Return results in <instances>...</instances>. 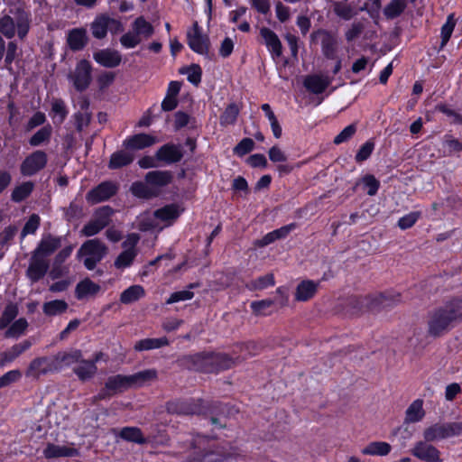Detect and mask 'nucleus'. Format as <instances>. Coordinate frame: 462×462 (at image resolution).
I'll return each instance as SVG.
<instances>
[{
  "mask_svg": "<svg viewBox=\"0 0 462 462\" xmlns=\"http://www.w3.org/2000/svg\"><path fill=\"white\" fill-rule=\"evenodd\" d=\"M130 191L134 197L143 199H150L158 196V190H155L149 184L143 181L133 182Z\"/></svg>",
  "mask_w": 462,
  "mask_h": 462,
  "instance_id": "28",
  "label": "nucleus"
},
{
  "mask_svg": "<svg viewBox=\"0 0 462 462\" xmlns=\"http://www.w3.org/2000/svg\"><path fill=\"white\" fill-rule=\"evenodd\" d=\"M462 319V300L449 302L432 313L429 320V333L439 336L448 331L453 323Z\"/></svg>",
  "mask_w": 462,
  "mask_h": 462,
  "instance_id": "2",
  "label": "nucleus"
},
{
  "mask_svg": "<svg viewBox=\"0 0 462 462\" xmlns=\"http://www.w3.org/2000/svg\"><path fill=\"white\" fill-rule=\"evenodd\" d=\"M187 44L195 53L211 60L209 36L203 33L202 28L197 21L193 23L191 29L187 32Z\"/></svg>",
  "mask_w": 462,
  "mask_h": 462,
  "instance_id": "5",
  "label": "nucleus"
},
{
  "mask_svg": "<svg viewBox=\"0 0 462 462\" xmlns=\"http://www.w3.org/2000/svg\"><path fill=\"white\" fill-rule=\"evenodd\" d=\"M193 369L212 372L215 369H227L232 366L233 361L226 355L198 354L191 357Z\"/></svg>",
  "mask_w": 462,
  "mask_h": 462,
  "instance_id": "4",
  "label": "nucleus"
},
{
  "mask_svg": "<svg viewBox=\"0 0 462 462\" xmlns=\"http://www.w3.org/2000/svg\"><path fill=\"white\" fill-rule=\"evenodd\" d=\"M425 415L423 410V401L416 399L407 408L405 412V421L409 423L418 422L422 420Z\"/></svg>",
  "mask_w": 462,
  "mask_h": 462,
  "instance_id": "32",
  "label": "nucleus"
},
{
  "mask_svg": "<svg viewBox=\"0 0 462 462\" xmlns=\"http://www.w3.org/2000/svg\"><path fill=\"white\" fill-rule=\"evenodd\" d=\"M96 370L97 367L93 361H82L75 372L80 379L86 380L90 378L96 373Z\"/></svg>",
  "mask_w": 462,
  "mask_h": 462,
  "instance_id": "50",
  "label": "nucleus"
},
{
  "mask_svg": "<svg viewBox=\"0 0 462 462\" xmlns=\"http://www.w3.org/2000/svg\"><path fill=\"white\" fill-rule=\"evenodd\" d=\"M196 119L192 118L188 113L184 111H177L174 114L173 127L175 131H179L186 127L189 124H195Z\"/></svg>",
  "mask_w": 462,
  "mask_h": 462,
  "instance_id": "52",
  "label": "nucleus"
},
{
  "mask_svg": "<svg viewBox=\"0 0 462 462\" xmlns=\"http://www.w3.org/2000/svg\"><path fill=\"white\" fill-rule=\"evenodd\" d=\"M47 121L46 116L43 112H35L28 120L26 125V131H32V129L43 125Z\"/></svg>",
  "mask_w": 462,
  "mask_h": 462,
  "instance_id": "61",
  "label": "nucleus"
},
{
  "mask_svg": "<svg viewBox=\"0 0 462 462\" xmlns=\"http://www.w3.org/2000/svg\"><path fill=\"white\" fill-rule=\"evenodd\" d=\"M120 437L124 439L140 443L143 441V436L137 428H124L120 431Z\"/></svg>",
  "mask_w": 462,
  "mask_h": 462,
  "instance_id": "59",
  "label": "nucleus"
},
{
  "mask_svg": "<svg viewBox=\"0 0 462 462\" xmlns=\"http://www.w3.org/2000/svg\"><path fill=\"white\" fill-rule=\"evenodd\" d=\"M49 269V263L44 257L32 252L27 269V275L32 281L43 278Z\"/></svg>",
  "mask_w": 462,
  "mask_h": 462,
  "instance_id": "15",
  "label": "nucleus"
},
{
  "mask_svg": "<svg viewBox=\"0 0 462 462\" xmlns=\"http://www.w3.org/2000/svg\"><path fill=\"white\" fill-rule=\"evenodd\" d=\"M356 132L355 124L346 126L337 135L335 136L333 143L337 145L350 140Z\"/></svg>",
  "mask_w": 462,
  "mask_h": 462,
  "instance_id": "58",
  "label": "nucleus"
},
{
  "mask_svg": "<svg viewBox=\"0 0 462 462\" xmlns=\"http://www.w3.org/2000/svg\"><path fill=\"white\" fill-rule=\"evenodd\" d=\"M330 80L319 75L308 76L304 80V87L310 92L319 95L322 94L329 86Z\"/></svg>",
  "mask_w": 462,
  "mask_h": 462,
  "instance_id": "25",
  "label": "nucleus"
},
{
  "mask_svg": "<svg viewBox=\"0 0 462 462\" xmlns=\"http://www.w3.org/2000/svg\"><path fill=\"white\" fill-rule=\"evenodd\" d=\"M168 410L171 412H176L180 414H194L199 411V408L195 405H191L189 402H181L177 403H170Z\"/></svg>",
  "mask_w": 462,
  "mask_h": 462,
  "instance_id": "51",
  "label": "nucleus"
},
{
  "mask_svg": "<svg viewBox=\"0 0 462 462\" xmlns=\"http://www.w3.org/2000/svg\"><path fill=\"white\" fill-rule=\"evenodd\" d=\"M52 135V126L50 124L42 126L29 139V144L32 147H38L50 143Z\"/></svg>",
  "mask_w": 462,
  "mask_h": 462,
  "instance_id": "30",
  "label": "nucleus"
},
{
  "mask_svg": "<svg viewBox=\"0 0 462 462\" xmlns=\"http://www.w3.org/2000/svg\"><path fill=\"white\" fill-rule=\"evenodd\" d=\"M81 357V354L79 351L75 350L71 352L60 353L56 356V360L59 364L62 365H70L72 364L77 363Z\"/></svg>",
  "mask_w": 462,
  "mask_h": 462,
  "instance_id": "56",
  "label": "nucleus"
},
{
  "mask_svg": "<svg viewBox=\"0 0 462 462\" xmlns=\"http://www.w3.org/2000/svg\"><path fill=\"white\" fill-rule=\"evenodd\" d=\"M173 175L170 171H152L144 176V181L152 188H162L171 183Z\"/></svg>",
  "mask_w": 462,
  "mask_h": 462,
  "instance_id": "20",
  "label": "nucleus"
},
{
  "mask_svg": "<svg viewBox=\"0 0 462 462\" xmlns=\"http://www.w3.org/2000/svg\"><path fill=\"white\" fill-rule=\"evenodd\" d=\"M28 328V321L24 318H20L14 321L6 329L5 336L9 338H17L23 335Z\"/></svg>",
  "mask_w": 462,
  "mask_h": 462,
  "instance_id": "40",
  "label": "nucleus"
},
{
  "mask_svg": "<svg viewBox=\"0 0 462 462\" xmlns=\"http://www.w3.org/2000/svg\"><path fill=\"white\" fill-rule=\"evenodd\" d=\"M183 158V152L179 144L167 143L162 145L155 152V160L171 165L180 162Z\"/></svg>",
  "mask_w": 462,
  "mask_h": 462,
  "instance_id": "12",
  "label": "nucleus"
},
{
  "mask_svg": "<svg viewBox=\"0 0 462 462\" xmlns=\"http://www.w3.org/2000/svg\"><path fill=\"white\" fill-rule=\"evenodd\" d=\"M275 285V279L273 273H266L252 282V289H266Z\"/></svg>",
  "mask_w": 462,
  "mask_h": 462,
  "instance_id": "57",
  "label": "nucleus"
},
{
  "mask_svg": "<svg viewBox=\"0 0 462 462\" xmlns=\"http://www.w3.org/2000/svg\"><path fill=\"white\" fill-rule=\"evenodd\" d=\"M374 139H369L362 144L355 156L356 163L360 164L369 159L374 150Z\"/></svg>",
  "mask_w": 462,
  "mask_h": 462,
  "instance_id": "46",
  "label": "nucleus"
},
{
  "mask_svg": "<svg viewBox=\"0 0 462 462\" xmlns=\"http://www.w3.org/2000/svg\"><path fill=\"white\" fill-rule=\"evenodd\" d=\"M462 432L460 423H436L423 431V438L426 441L437 442L442 439L457 436Z\"/></svg>",
  "mask_w": 462,
  "mask_h": 462,
  "instance_id": "7",
  "label": "nucleus"
},
{
  "mask_svg": "<svg viewBox=\"0 0 462 462\" xmlns=\"http://www.w3.org/2000/svg\"><path fill=\"white\" fill-rule=\"evenodd\" d=\"M400 301V293L395 291H384L380 293L376 305L381 308H386L395 305Z\"/></svg>",
  "mask_w": 462,
  "mask_h": 462,
  "instance_id": "45",
  "label": "nucleus"
},
{
  "mask_svg": "<svg viewBox=\"0 0 462 462\" xmlns=\"http://www.w3.org/2000/svg\"><path fill=\"white\" fill-rule=\"evenodd\" d=\"M430 442L431 441H426L425 439L416 442L411 453L421 461L442 462L440 451Z\"/></svg>",
  "mask_w": 462,
  "mask_h": 462,
  "instance_id": "11",
  "label": "nucleus"
},
{
  "mask_svg": "<svg viewBox=\"0 0 462 462\" xmlns=\"http://www.w3.org/2000/svg\"><path fill=\"white\" fill-rule=\"evenodd\" d=\"M92 65L89 60L82 59L76 64L75 69L68 75L76 91H86L92 82Z\"/></svg>",
  "mask_w": 462,
  "mask_h": 462,
  "instance_id": "6",
  "label": "nucleus"
},
{
  "mask_svg": "<svg viewBox=\"0 0 462 462\" xmlns=\"http://www.w3.org/2000/svg\"><path fill=\"white\" fill-rule=\"evenodd\" d=\"M134 160V156L133 153L125 150H119L111 154L108 168L110 170H118L130 165Z\"/></svg>",
  "mask_w": 462,
  "mask_h": 462,
  "instance_id": "26",
  "label": "nucleus"
},
{
  "mask_svg": "<svg viewBox=\"0 0 462 462\" xmlns=\"http://www.w3.org/2000/svg\"><path fill=\"white\" fill-rule=\"evenodd\" d=\"M18 306L14 303H9L5 306L2 317L1 328H5L18 315Z\"/></svg>",
  "mask_w": 462,
  "mask_h": 462,
  "instance_id": "48",
  "label": "nucleus"
},
{
  "mask_svg": "<svg viewBox=\"0 0 462 462\" xmlns=\"http://www.w3.org/2000/svg\"><path fill=\"white\" fill-rule=\"evenodd\" d=\"M130 375H114L107 379L106 383V392L108 395H112L117 392L133 387Z\"/></svg>",
  "mask_w": 462,
  "mask_h": 462,
  "instance_id": "21",
  "label": "nucleus"
},
{
  "mask_svg": "<svg viewBox=\"0 0 462 462\" xmlns=\"http://www.w3.org/2000/svg\"><path fill=\"white\" fill-rule=\"evenodd\" d=\"M137 255V252L132 250H123L115 260V266L117 269H125L129 267L134 258Z\"/></svg>",
  "mask_w": 462,
  "mask_h": 462,
  "instance_id": "44",
  "label": "nucleus"
},
{
  "mask_svg": "<svg viewBox=\"0 0 462 462\" xmlns=\"http://www.w3.org/2000/svg\"><path fill=\"white\" fill-rule=\"evenodd\" d=\"M359 183L363 184L364 189L366 190L367 195L374 196L380 188V181L373 175V174H365L363 176L353 187V190L356 191V188L359 185Z\"/></svg>",
  "mask_w": 462,
  "mask_h": 462,
  "instance_id": "37",
  "label": "nucleus"
},
{
  "mask_svg": "<svg viewBox=\"0 0 462 462\" xmlns=\"http://www.w3.org/2000/svg\"><path fill=\"white\" fill-rule=\"evenodd\" d=\"M283 295L279 293L278 297L275 300L266 299L257 301H253L251 303V308L254 312L259 315H267L271 313L276 305H285L286 301L282 300Z\"/></svg>",
  "mask_w": 462,
  "mask_h": 462,
  "instance_id": "22",
  "label": "nucleus"
},
{
  "mask_svg": "<svg viewBox=\"0 0 462 462\" xmlns=\"http://www.w3.org/2000/svg\"><path fill=\"white\" fill-rule=\"evenodd\" d=\"M130 376L133 387H140L155 381L157 378V371L155 369H147L131 374Z\"/></svg>",
  "mask_w": 462,
  "mask_h": 462,
  "instance_id": "35",
  "label": "nucleus"
},
{
  "mask_svg": "<svg viewBox=\"0 0 462 462\" xmlns=\"http://www.w3.org/2000/svg\"><path fill=\"white\" fill-rule=\"evenodd\" d=\"M444 143L450 153L462 152V142L452 135L446 134Z\"/></svg>",
  "mask_w": 462,
  "mask_h": 462,
  "instance_id": "64",
  "label": "nucleus"
},
{
  "mask_svg": "<svg viewBox=\"0 0 462 462\" xmlns=\"http://www.w3.org/2000/svg\"><path fill=\"white\" fill-rule=\"evenodd\" d=\"M169 345L167 337H162L160 338H144L135 343L134 348L136 351H145L160 348Z\"/></svg>",
  "mask_w": 462,
  "mask_h": 462,
  "instance_id": "34",
  "label": "nucleus"
},
{
  "mask_svg": "<svg viewBox=\"0 0 462 462\" xmlns=\"http://www.w3.org/2000/svg\"><path fill=\"white\" fill-rule=\"evenodd\" d=\"M48 162V155L42 150H36L27 155L20 165V172L24 177H31L43 170Z\"/></svg>",
  "mask_w": 462,
  "mask_h": 462,
  "instance_id": "9",
  "label": "nucleus"
},
{
  "mask_svg": "<svg viewBox=\"0 0 462 462\" xmlns=\"http://www.w3.org/2000/svg\"><path fill=\"white\" fill-rule=\"evenodd\" d=\"M407 6L406 0H392L383 9V14L387 19H394L400 16Z\"/></svg>",
  "mask_w": 462,
  "mask_h": 462,
  "instance_id": "39",
  "label": "nucleus"
},
{
  "mask_svg": "<svg viewBox=\"0 0 462 462\" xmlns=\"http://www.w3.org/2000/svg\"><path fill=\"white\" fill-rule=\"evenodd\" d=\"M68 309V304L64 300H54L44 303L43 312L47 316H58L64 313Z\"/></svg>",
  "mask_w": 462,
  "mask_h": 462,
  "instance_id": "43",
  "label": "nucleus"
},
{
  "mask_svg": "<svg viewBox=\"0 0 462 462\" xmlns=\"http://www.w3.org/2000/svg\"><path fill=\"white\" fill-rule=\"evenodd\" d=\"M254 148V142L251 138L242 139L233 149L234 154L238 157H243L251 152Z\"/></svg>",
  "mask_w": 462,
  "mask_h": 462,
  "instance_id": "54",
  "label": "nucleus"
},
{
  "mask_svg": "<svg viewBox=\"0 0 462 462\" xmlns=\"http://www.w3.org/2000/svg\"><path fill=\"white\" fill-rule=\"evenodd\" d=\"M10 14L0 18V33L7 39L17 36L20 40H23L31 28L32 14L29 11L22 6L10 9Z\"/></svg>",
  "mask_w": 462,
  "mask_h": 462,
  "instance_id": "1",
  "label": "nucleus"
},
{
  "mask_svg": "<svg viewBox=\"0 0 462 462\" xmlns=\"http://www.w3.org/2000/svg\"><path fill=\"white\" fill-rule=\"evenodd\" d=\"M180 74H188L187 79L192 85L198 87L202 79V69L200 65L192 63L189 67H183L180 69Z\"/></svg>",
  "mask_w": 462,
  "mask_h": 462,
  "instance_id": "41",
  "label": "nucleus"
},
{
  "mask_svg": "<svg viewBox=\"0 0 462 462\" xmlns=\"http://www.w3.org/2000/svg\"><path fill=\"white\" fill-rule=\"evenodd\" d=\"M88 40L87 30L82 27L69 30L67 35V44L74 52L82 51L88 45Z\"/></svg>",
  "mask_w": 462,
  "mask_h": 462,
  "instance_id": "17",
  "label": "nucleus"
},
{
  "mask_svg": "<svg viewBox=\"0 0 462 462\" xmlns=\"http://www.w3.org/2000/svg\"><path fill=\"white\" fill-rule=\"evenodd\" d=\"M34 184L32 181H25L16 186L12 193L11 199L15 203L25 200L32 192Z\"/></svg>",
  "mask_w": 462,
  "mask_h": 462,
  "instance_id": "36",
  "label": "nucleus"
},
{
  "mask_svg": "<svg viewBox=\"0 0 462 462\" xmlns=\"http://www.w3.org/2000/svg\"><path fill=\"white\" fill-rule=\"evenodd\" d=\"M43 455L46 458L69 457L78 456L79 451L72 447L48 444L43 450Z\"/></svg>",
  "mask_w": 462,
  "mask_h": 462,
  "instance_id": "23",
  "label": "nucleus"
},
{
  "mask_svg": "<svg viewBox=\"0 0 462 462\" xmlns=\"http://www.w3.org/2000/svg\"><path fill=\"white\" fill-rule=\"evenodd\" d=\"M455 26H456V20L454 18V14H450L448 16L446 23L441 27V32H440L441 42H440L439 50H442L447 45L448 41L450 40Z\"/></svg>",
  "mask_w": 462,
  "mask_h": 462,
  "instance_id": "42",
  "label": "nucleus"
},
{
  "mask_svg": "<svg viewBox=\"0 0 462 462\" xmlns=\"http://www.w3.org/2000/svg\"><path fill=\"white\" fill-rule=\"evenodd\" d=\"M119 41L124 48L133 49L141 43L142 38L138 37L137 34L132 31L123 34Z\"/></svg>",
  "mask_w": 462,
  "mask_h": 462,
  "instance_id": "55",
  "label": "nucleus"
},
{
  "mask_svg": "<svg viewBox=\"0 0 462 462\" xmlns=\"http://www.w3.org/2000/svg\"><path fill=\"white\" fill-rule=\"evenodd\" d=\"M109 29V16L106 14L97 15L90 24L91 33L94 38L104 39Z\"/></svg>",
  "mask_w": 462,
  "mask_h": 462,
  "instance_id": "27",
  "label": "nucleus"
},
{
  "mask_svg": "<svg viewBox=\"0 0 462 462\" xmlns=\"http://www.w3.org/2000/svg\"><path fill=\"white\" fill-rule=\"evenodd\" d=\"M132 30L138 37L149 39L154 33L153 25L148 22L143 16H139L132 23Z\"/></svg>",
  "mask_w": 462,
  "mask_h": 462,
  "instance_id": "29",
  "label": "nucleus"
},
{
  "mask_svg": "<svg viewBox=\"0 0 462 462\" xmlns=\"http://www.w3.org/2000/svg\"><path fill=\"white\" fill-rule=\"evenodd\" d=\"M240 113V108L237 104L230 103L226 106L223 113L219 116V123L221 126L234 125Z\"/></svg>",
  "mask_w": 462,
  "mask_h": 462,
  "instance_id": "33",
  "label": "nucleus"
},
{
  "mask_svg": "<svg viewBox=\"0 0 462 462\" xmlns=\"http://www.w3.org/2000/svg\"><path fill=\"white\" fill-rule=\"evenodd\" d=\"M322 35L321 39V51L324 57L328 60H336L337 52V39L331 32L327 30H319L317 32H313Z\"/></svg>",
  "mask_w": 462,
  "mask_h": 462,
  "instance_id": "16",
  "label": "nucleus"
},
{
  "mask_svg": "<svg viewBox=\"0 0 462 462\" xmlns=\"http://www.w3.org/2000/svg\"><path fill=\"white\" fill-rule=\"evenodd\" d=\"M154 143L155 138L152 135L142 133L125 138L123 146L125 150L136 151L150 147Z\"/></svg>",
  "mask_w": 462,
  "mask_h": 462,
  "instance_id": "18",
  "label": "nucleus"
},
{
  "mask_svg": "<svg viewBox=\"0 0 462 462\" xmlns=\"http://www.w3.org/2000/svg\"><path fill=\"white\" fill-rule=\"evenodd\" d=\"M41 224V218L37 214H32L28 220L25 222L22 232L21 238L23 239L27 235H33L39 228Z\"/></svg>",
  "mask_w": 462,
  "mask_h": 462,
  "instance_id": "49",
  "label": "nucleus"
},
{
  "mask_svg": "<svg viewBox=\"0 0 462 462\" xmlns=\"http://www.w3.org/2000/svg\"><path fill=\"white\" fill-rule=\"evenodd\" d=\"M184 211L177 203L167 204L154 211V217L162 221H174Z\"/></svg>",
  "mask_w": 462,
  "mask_h": 462,
  "instance_id": "24",
  "label": "nucleus"
},
{
  "mask_svg": "<svg viewBox=\"0 0 462 462\" xmlns=\"http://www.w3.org/2000/svg\"><path fill=\"white\" fill-rule=\"evenodd\" d=\"M107 248L98 239L84 242L77 252V259L83 260V264L88 271H93L98 263L106 256Z\"/></svg>",
  "mask_w": 462,
  "mask_h": 462,
  "instance_id": "3",
  "label": "nucleus"
},
{
  "mask_svg": "<svg viewBox=\"0 0 462 462\" xmlns=\"http://www.w3.org/2000/svg\"><path fill=\"white\" fill-rule=\"evenodd\" d=\"M16 232L17 227L15 226L10 225L6 226L0 234V245L5 246L8 245L15 236Z\"/></svg>",
  "mask_w": 462,
  "mask_h": 462,
  "instance_id": "63",
  "label": "nucleus"
},
{
  "mask_svg": "<svg viewBox=\"0 0 462 462\" xmlns=\"http://www.w3.org/2000/svg\"><path fill=\"white\" fill-rule=\"evenodd\" d=\"M118 190L119 185L116 182L104 180L86 194V200L91 205H96L109 200L117 194Z\"/></svg>",
  "mask_w": 462,
  "mask_h": 462,
  "instance_id": "8",
  "label": "nucleus"
},
{
  "mask_svg": "<svg viewBox=\"0 0 462 462\" xmlns=\"http://www.w3.org/2000/svg\"><path fill=\"white\" fill-rule=\"evenodd\" d=\"M82 214L83 207L74 201L70 202L65 211V217L69 221L79 218Z\"/></svg>",
  "mask_w": 462,
  "mask_h": 462,
  "instance_id": "62",
  "label": "nucleus"
},
{
  "mask_svg": "<svg viewBox=\"0 0 462 462\" xmlns=\"http://www.w3.org/2000/svg\"><path fill=\"white\" fill-rule=\"evenodd\" d=\"M116 74L112 71H104L97 78V83L100 90H105L115 81Z\"/></svg>",
  "mask_w": 462,
  "mask_h": 462,
  "instance_id": "60",
  "label": "nucleus"
},
{
  "mask_svg": "<svg viewBox=\"0 0 462 462\" xmlns=\"http://www.w3.org/2000/svg\"><path fill=\"white\" fill-rule=\"evenodd\" d=\"M392 450L389 443L384 441H373L362 448L361 453L367 456H386Z\"/></svg>",
  "mask_w": 462,
  "mask_h": 462,
  "instance_id": "31",
  "label": "nucleus"
},
{
  "mask_svg": "<svg viewBox=\"0 0 462 462\" xmlns=\"http://www.w3.org/2000/svg\"><path fill=\"white\" fill-rule=\"evenodd\" d=\"M113 209L109 206H104L96 211L95 218L87 223L82 228V234L86 236H93L104 229L110 220Z\"/></svg>",
  "mask_w": 462,
  "mask_h": 462,
  "instance_id": "10",
  "label": "nucleus"
},
{
  "mask_svg": "<svg viewBox=\"0 0 462 462\" xmlns=\"http://www.w3.org/2000/svg\"><path fill=\"white\" fill-rule=\"evenodd\" d=\"M420 217V211H411L399 218L397 226L402 230H407L412 227Z\"/></svg>",
  "mask_w": 462,
  "mask_h": 462,
  "instance_id": "47",
  "label": "nucleus"
},
{
  "mask_svg": "<svg viewBox=\"0 0 462 462\" xmlns=\"http://www.w3.org/2000/svg\"><path fill=\"white\" fill-rule=\"evenodd\" d=\"M93 59L100 66L113 69L119 66L122 62L121 53L113 49H102L93 53Z\"/></svg>",
  "mask_w": 462,
  "mask_h": 462,
  "instance_id": "13",
  "label": "nucleus"
},
{
  "mask_svg": "<svg viewBox=\"0 0 462 462\" xmlns=\"http://www.w3.org/2000/svg\"><path fill=\"white\" fill-rule=\"evenodd\" d=\"M69 110L63 99L56 98L51 103V115H52L54 123L62 124L67 118Z\"/></svg>",
  "mask_w": 462,
  "mask_h": 462,
  "instance_id": "38",
  "label": "nucleus"
},
{
  "mask_svg": "<svg viewBox=\"0 0 462 462\" xmlns=\"http://www.w3.org/2000/svg\"><path fill=\"white\" fill-rule=\"evenodd\" d=\"M61 246V237L53 236L51 234L43 236L37 247L34 249V253L40 254L42 257H47L51 255L57 249Z\"/></svg>",
  "mask_w": 462,
  "mask_h": 462,
  "instance_id": "19",
  "label": "nucleus"
},
{
  "mask_svg": "<svg viewBox=\"0 0 462 462\" xmlns=\"http://www.w3.org/2000/svg\"><path fill=\"white\" fill-rule=\"evenodd\" d=\"M334 12L338 17L346 21L350 20L356 14L354 7L343 2H338L335 5Z\"/></svg>",
  "mask_w": 462,
  "mask_h": 462,
  "instance_id": "53",
  "label": "nucleus"
},
{
  "mask_svg": "<svg viewBox=\"0 0 462 462\" xmlns=\"http://www.w3.org/2000/svg\"><path fill=\"white\" fill-rule=\"evenodd\" d=\"M260 36L263 38L264 44L273 60H276L282 55V44L278 35L273 30L268 27H262L260 29Z\"/></svg>",
  "mask_w": 462,
  "mask_h": 462,
  "instance_id": "14",
  "label": "nucleus"
}]
</instances>
